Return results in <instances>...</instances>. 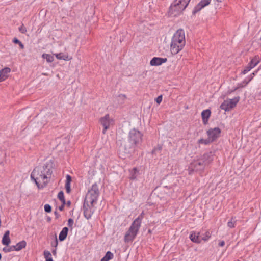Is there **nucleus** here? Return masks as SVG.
<instances>
[{
	"mask_svg": "<svg viewBox=\"0 0 261 261\" xmlns=\"http://www.w3.org/2000/svg\"><path fill=\"white\" fill-rule=\"evenodd\" d=\"M260 61V59L259 56H255L253 57L251 61L248 63L247 66L245 67L244 70L242 71L241 73L245 74L248 73L252 68L255 67Z\"/></svg>",
	"mask_w": 261,
	"mask_h": 261,
	"instance_id": "obj_9",
	"label": "nucleus"
},
{
	"mask_svg": "<svg viewBox=\"0 0 261 261\" xmlns=\"http://www.w3.org/2000/svg\"><path fill=\"white\" fill-rule=\"evenodd\" d=\"M205 166L210 164L213 160V156L211 153H204L200 158Z\"/></svg>",
	"mask_w": 261,
	"mask_h": 261,
	"instance_id": "obj_16",
	"label": "nucleus"
},
{
	"mask_svg": "<svg viewBox=\"0 0 261 261\" xmlns=\"http://www.w3.org/2000/svg\"><path fill=\"white\" fill-rule=\"evenodd\" d=\"M144 213L142 212L137 218H136L134 221H136L139 219V221H140V226H141L142 221L143 218Z\"/></svg>",
	"mask_w": 261,
	"mask_h": 261,
	"instance_id": "obj_36",
	"label": "nucleus"
},
{
	"mask_svg": "<svg viewBox=\"0 0 261 261\" xmlns=\"http://www.w3.org/2000/svg\"><path fill=\"white\" fill-rule=\"evenodd\" d=\"M190 0H174L170 6L168 14L171 16H178L186 8Z\"/></svg>",
	"mask_w": 261,
	"mask_h": 261,
	"instance_id": "obj_4",
	"label": "nucleus"
},
{
	"mask_svg": "<svg viewBox=\"0 0 261 261\" xmlns=\"http://www.w3.org/2000/svg\"><path fill=\"white\" fill-rule=\"evenodd\" d=\"M113 257V254L110 251H108L100 261H109L110 259H112Z\"/></svg>",
	"mask_w": 261,
	"mask_h": 261,
	"instance_id": "obj_25",
	"label": "nucleus"
},
{
	"mask_svg": "<svg viewBox=\"0 0 261 261\" xmlns=\"http://www.w3.org/2000/svg\"><path fill=\"white\" fill-rule=\"evenodd\" d=\"M68 231V228L66 227L62 229L59 236V239L60 241H63L66 238Z\"/></svg>",
	"mask_w": 261,
	"mask_h": 261,
	"instance_id": "obj_21",
	"label": "nucleus"
},
{
	"mask_svg": "<svg viewBox=\"0 0 261 261\" xmlns=\"http://www.w3.org/2000/svg\"><path fill=\"white\" fill-rule=\"evenodd\" d=\"M200 234H201L200 232H196L195 231H192L191 232L189 238L192 242L195 243H200L201 239Z\"/></svg>",
	"mask_w": 261,
	"mask_h": 261,
	"instance_id": "obj_15",
	"label": "nucleus"
},
{
	"mask_svg": "<svg viewBox=\"0 0 261 261\" xmlns=\"http://www.w3.org/2000/svg\"><path fill=\"white\" fill-rule=\"evenodd\" d=\"M129 172V178L132 180L135 179L139 175V171L136 168H134Z\"/></svg>",
	"mask_w": 261,
	"mask_h": 261,
	"instance_id": "obj_24",
	"label": "nucleus"
},
{
	"mask_svg": "<svg viewBox=\"0 0 261 261\" xmlns=\"http://www.w3.org/2000/svg\"><path fill=\"white\" fill-rule=\"evenodd\" d=\"M27 243L24 240L21 241L18 243L16 245H13V248L15 251H20L22 249L26 247Z\"/></svg>",
	"mask_w": 261,
	"mask_h": 261,
	"instance_id": "obj_20",
	"label": "nucleus"
},
{
	"mask_svg": "<svg viewBox=\"0 0 261 261\" xmlns=\"http://www.w3.org/2000/svg\"><path fill=\"white\" fill-rule=\"evenodd\" d=\"M142 137L143 134L141 132L135 128L131 129L128 134L127 141H122L119 147L120 152L124 154L121 155L124 156L133 152L141 145Z\"/></svg>",
	"mask_w": 261,
	"mask_h": 261,
	"instance_id": "obj_2",
	"label": "nucleus"
},
{
	"mask_svg": "<svg viewBox=\"0 0 261 261\" xmlns=\"http://www.w3.org/2000/svg\"><path fill=\"white\" fill-rule=\"evenodd\" d=\"M54 56H56L57 59L59 60H63L65 61H69L72 58L68 56L67 54H64L62 53H60L59 54H54Z\"/></svg>",
	"mask_w": 261,
	"mask_h": 261,
	"instance_id": "obj_19",
	"label": "nucleus"
},
{
	"mask_svg": "<svg viewBox=\"0 0 261 261\" xmlns=\"http://www.w3.org/2000/svg\"><path fill=\"white\" fill-rule=\"evenodd\" d=\"M10 231L9 230H7L5 231V234L3 237H9Z\"/></svg>",
	"mask_w": 261,
	"mask_h": 261,
	"instance_id": "obj_43",
	"label": "nucleus"
},
{
	"mask_svg": "<svg viewBox=\"0 0 261 261\" xmlns=\"http://www.w3.org/2000/svg\"><path fill=\"white\" fill-rule=\"evenodd\" d=\"M10 242L9 237H3L2 243L3 245L8 246L10 243Z\"/></svg>",
	"mask_w": 261,
	"mask_h": 261,
	"instance_id": "obj_29",
	"label": "nucleus"
},
{
	"mask_svg": "<svg viewBox=\"0 0 261 261\" xmlns=\"http://www.w3.org/2000/svg\"><path fill=\"white\" fill-rule=\"evenodd\" d=\"M44 256L45 259H48V258H50L51 257V255L50 252L47 250H45L44 251Z\"/></svg>",
	"mask_w": 261,
	"mask_h": 261,
	"instance_id": "obj_34",
	"label": "nucleus"
},
{
	"mask_svg": "<svg viewBox=\"0 0 261 261\" xmlns=\"http://www.w3.org/2000/svg\"><path fill=\"white\" fill-rule=\"evenodd\" d=\"M260 67H258V68L254 71L253 72H252L251 74H250L249 76H248V78H249V81H251L253 77L256 75L258 71L260 70Z\"/></svg>",
	"mask_w": 261,
	"mask_h": 261,
	"instance_id": "obj_30",
	"label": "nucleus"
},
{
	"mask_svg": "<svg viewBox=\"0 0 261 261\" xmlns=\"http://www.w3.org/2000/svg\"><path fill=\"white\" fill-rule=\"evenodd\" d=\"M214 1L215 2H217L218 3H221L223 1V0H214Z\"/></svg>",
	"mask_w": 261,
	"mask_h": 261,
	"instance_id": "obj_47",
	"label": "nucleus"
},
{
	"mask_svg": "<svg viewBox=\"0 0 261 261\" xmlns=\"http://www.w3.org/2000/svg\"><path fill=\"white\" fill-rule=\"evenodd\" d=\"M18 45H19L20 47L21 48V49H23L24 46V45L21 42H20V43H19L18 44Z\"/></svg>",
	"mask_w": 261,
	"mask_h": 261,
	"instance_id": "obj_45",
	"label": "nucleus"
},
{
	"mask_svg": "<svg viewBox=\"0 0 261 261\" xmlns=\"http://www.w3.org/2000/svg\"><path fill=\"white\" fill-rule=\"evenodd\" d=\"M8 67L4 68L0 70V82L5 81L8 77V74L10 72Z\"/></svg>",
	"mask_w": 261,
	"mask_h": 261,
	"instance_id": "obj_17",
	"label": "nucleus"
},
{
	"mask_svg": "<svg viewBox=\"0 0 261 261\" xmlns=\"http://www.w3.org/2000/svg\"><path fill=\"white\" fill-rule=\"evenodd\" d=\"M221 129L219 127L211 128L207 131L208 139L212 142L220 136Z\"/></svg>",
	"mask_w": 261,
	"mask_h": 261,
	"instance_id": "obj_11",
	"label": "nucleus"
},
{
	"mask_svg": "<svg viewBox=\"0 0 261 261\" xmlns=\"http://www.w3.org/2000/svg\"><path fill=\"white\" fill-rule=\"evenodd\" d=\"M239 101V97H237L232 99L225 100L220 106V108L225 111H229L236 107Z\"/></svg>",
	"mask_w": 261,
	"mask_h": 261,
	"instance_id": "obj_7",
	"label": "nucleus"
},
{
	"mask_svg": "<svg viewBox=\"0 0 261 261\" xmlns=\"http://www.w3.org/2000/svg\"><path fill=\"white\" fill-rule=\"evenodd\" d=\"M251 81H249V78H248V76L244 79V81H243L240 83H239L238 84L239 88H243L245 87Z\"/></svg>",
	"mask_w": 261,
	"mask_h": 261,
	"instance_id": "obj_27",
	"label": "nucleus"
},
{
	"mask_svg": "<svg viewBox=\"0 0 261 261\" xmlns=\"http://www.w3.org/2000/svg\"><path fill=\"white\" fill-rule=\"evenodd\" d=\"M91 205L88 206L87 205V203L84 202V206H83V210H84V216L87 219H89L91 218L93 212L92 211V207Z\"/></svg>",
	"mask_w": 261,
	"mask_h": 261,
	"instance_id": "obj_13",
	"label": "nucleus"
},
{
	"mask_svg": "<svg viewBox=\"0 0 261 261\" xmlns=\"http://www.w3.org/2000/svg\"><path fill=\"white\" fill-rule=\"evenodd\" d=\"M54 214H55V216H56V218H59V216H60V215L59 214V213H58L57 211H55V212H54Z\"/></svg>",
	"mask_w": 261,
	"mask_h": 261,
	"instance_id": "obj_46",
	"label": "nucleus"
},
{
	"mask_svg": "<svg viewBox=\"0 0 261 261\" xmlns=\"http://www.w3.org/2000/svg\"><path fill=\"white\" fill-rule=\"evenodd\" d=\"M58 198L60 200L62 203H63V204H65V199L64 198V193L63 191H60L58 194Z\"/></svg>",
	"mask_w": 261,
	"mask_h": 261,
	"instance_id": "obj_28",
	"label": "nucleus"
},
{
	"mask_svg": "<svg viewBox=\"0 0 261 261\" xmlns=\"http://www.w3.org/2000/svg\"><path fill=\"white\" fill-rule=\"evenodd\" d=\"M52 173L53 164L51 162H47L43 165L34 168L30 177L39 189H43L50 181Z\"/></svg>",
	"mask_w": 261,
	"mask_h": 261,
	"instance_id": "obj_1",
	"label": "nucleus"
},
{
	"mask_svg": "<svg viewBox=\"0 0 261 261\" xmlns=\"http://www.w3.org/2000/svg\"><path fill=\"white\" fill-rule=\"evenodd\" d=\"M19 30L23 34L25 33L27 31L26 28L23 24L19 28Z\"/></svg>",
	"mask_w": 261,
	"mask_h": 261,
	"instance_id": "obj_37",
	"label": "nucleus"
},
{
	"mask_svg": "<svg viewBox=\"0 0 261 261\" xmlns=\"http://www.w3.org/2000/svg\"><path fill=\"white\" fill-rule=\"evenodd\" d=\"M200 232L201 234H200V236L201 241L203 240L204 241H206L211 237V233L209 231L206 230L204 233H203L201 231Z\"/></svg>",
	"mask_w": 261,
	"mask_h": 261,
	"instance_id": "obj_23",
	"label": "nucleus"
},
{
	"mask_svg": "<svg viewBox=\"0 0 261 261\" xmlns=\"http://www.w3.org/2000/svg\"><path fill=\"white\" fill-rule=\"evenodd\" d=\"M167 61V58H163L159 57H154L153 58L150 62V64L151 66H159L162 64L166 62Z\"/></svg>",
	"mask_w": 261,
	"mask_h": 261,
	"instance_id": "obj_14",
	"label": "nucleus"
},
{
	"mask_svg": "<svg viewBox=\"0 0 261 261\" xmlns=\"http://www.w3.org/2000/svg\"><path fill=\"white\" fill-rule=\"evenodd\" d=\"M139 219L134 221L130 225L128 231L126 232L124 241L125 243L132 242L138 233L139 230L141 227Z\"/></svg>",
	"mask_w": 261,
	"mask_h": 261,
	"instance_id": "obj_6",
	"label": "nucleus"
},
{
	"mask_svg": "<svg viewBox=\"0 0 261 261\" xmlns=\"http://www.w3.org/2000/svg\"><path fill=\"white\" fill-rule=\"evenodd\" d=\"M119 96V97L122 96V97H125V96L124 95H123V94L120 95Z\"/></svg>",
	"mask_w": 261,
	"mask_h": 261,
	"instance_id": "obj_51",
	"label": "nucleus"
},
{
	"mask_svg": "<svg viewBox=\"0 0 261 261\" xmlns=\"http://www.w3.org/2000/svg\"><path fill=\"white\" fill-rule=\"evenodd\" d=\"M65 204H63V203H62V204L59 207V210L61 211H63Z\"/></svg>",
	"mask_w": 261,
	"mask_h": 261,
	"instance_id": "obj_44",
	"label": "nucleus"
},
{
	"mask_svg": "<svg viewBox=\"0 0 261 261\" xmlns=\"http://www.w3.org/2000/svg\"><path fill=\"white\" fill-rule=\"evenodd\" d=\"M46 261H53L52 257L46 259Z\"/></svg>",
	"mask_w": 261,
	"mask_h": 261,
	"instance_id": "obj_48",
	"label": "nucleus"
},
{
	"mask_svg": "<svg viewBox=\"0 0 261 261\" xmlns=\"http://www.w3.org/2000/svg\"><path fill=\"white\" fill-rule=\"evenodd\" d=\"M70 203H71V202H70V201H68L67 202V204H68V206H69V205H70Z\"/></svg>",
	"mask_w": 261,
	"mask_h": 261,
	"instance_id": "obj_49",
	"label": "nucleus"
},
{
	"mask_svg": "<svg viewBox=\"0 0 261 261\" xmlns=\"http://www.w3.org/2000/svg\"><path fill=\"white\" fill-rule=\"evenodd\" d=\"M162 101V95L159 96L156 99L155 101L158 104H160Z\"/></svg>",
	"mask_w": 261,
	"mask_h": 261,
	"instance_id": "obj_39",
	"label": "nucleus"
},
{
	"mask_svg": "<svg viewBox=\"0 0 261 261\" xmlns=\"http://www.w3.org/2000/svg\"><path fill=\"white\" fill-rule=\"evenodd\" d=\"M42 57L43 59H45L48 63H51L54 60V57L49 54H43Z\"/></svg>",
	"mask_w": 261,
	"mask_h": 261,
	"instance_id": "obj_26",
	"label": "nucleus"
},
{
	"mask_svg": "<svg viewBox=\"0 0 261 261\" xmlns=\"http://www.w3.org/2000/svg\"><path fill=\"white\" fill-rule=\"evenodd\" d=\"M44 211L47 213H49L51 211V207L48 204H46L44 205Z\"/></svg>",
	"mask_w": 261,
	"mask_h": 261,
	"instance_id": "obj_35",
	"label": "nucleus"
},
{
	"mask_svg": "<svg viewBox=\"0 0 261 261\" xmlns=\"http://www.w3.org/2000/svg\"><path fill=\"white\" fill-rule=\"evenodd\" d=\"M99 123L103 127L102 133L105 134L107 130L114 124V120L110 118L109 114H106L100 118Z\"/></svg>",
	"mask_w": 261,
	"mask_h": 261,
	"instance_id": "obj_8",
	"label": "nucleus"
},
{
	"mask_svg": "<svg viewBox=\"0 0 261 261\" xmlns=\"http://www.w3.org/2000/svg\"><path fill=\"white\" fill-rule=\"evenodd\" d=\"M186 44L184 30L180 29L174 34L170 44V51L173 55H176L181 50Z\"/></svg>",
	"mask_w": 261,
	"mask_h": 261,
	"instance_id": "obj_3",
	"label": "nucleus"
},
{
	"mask_svg": "<svg viewBox=\"0 0 261 261\" xmlns=\"http://www.w3.org/2000/svg\"><path fill=\"white\" fill-rule=\"evenodd\" d=\"M99 194L98 185L96 183L93 184L88 190L85 199V202L87 203L88 206L89 203L91 206H93L94 204L97 202Z\"/></svg>",
	"mask_w": 261,
	"mask_h": 261,
	"instance_id": "obj_5",
	"label": "nucleus"
},
{
	"mask_svg": "<svg viewBox=\"0 0 261 261\" xmlns=\"http://www.w3.org/2000/svg\"><path fill=\"white\" fill-rule=\"evenodd\" d=\"M211 0H201L194 8L193 13L195 14L210 4Z\"/></svg>",
	"mask_w": 261,
	"mask_h": 261,
	"instance_id": "obj_12",
	"label": "nucleus"
},
{
	"mask_svg": "<svg viewBox=\"0 0 261 261\" xmlns=\"http://www.w3.org/2000/svg\"><path fill=\"white\" fill-rule=\"evenodd\" d=\"M13 246H11L9 247H4L3 248V251H4L6 253H8V252H11L12 251H15L14 248H13Z\"/></svg>",
	"mask_w": 261,
	"mask_h": 261,
	"instance_id": "obj_33",
	"label": "nucleus"
},
{
	"mask_svg": "<svg viewBox=\"0 0 261 261\" xmlns=\"http://www.w3.org/2000/svg\"><path fill=\"white\" fill-rule=\"evenodd\" d=\"M13 42L14 43L18 44L19 43H20L21 41L19 40H18L17 38H14L13 40Z\"/></svg>",
	"mask_w": 261,
	"mask_h": 261,
	"instance_id": "obj_41",
	"label": "nucleus"
},
{
	"mask_svg": "<svg viewBox=\"0 0 261 261\" xmlns=\"http://www.w3.org/2000/svg\"><path fill=\"white\" fill-rule=\"evenodd\" d=\"M74 224V221L72 219L70 218L68 220V225L69 227L72 228Z\"/></svg>",
	"mask_w": 261,
	"mask_h": 261,
	"instance_id": "obj_38",
	"label": "nucleus"
},
{
	"mask_svg": "<svg viewBox=\"0 0 261 261\" xmlns=\"http://www.w3.org/2000/svg\"><path fill=\"white\" fill-rule=\"evenodd\" d=\"M71 181V177L69 175H67L66 176V183H65V189L67 193H70L71 191L70 189V183Z\"/></svg>",
	"mask_w": 261,
	"mask_h": 261,
	"instance_id": "obj_22",
	"label": "nucleus"
},
{
	"mask_svg": "<svg viewBox=\"0 0 261 261\" xmlns=\"http://www.w3.org/2000/svg\"><path fill=\"white\" fill-rule=\"evenodd\" d=\"M58 240L56 238L55 240L51 243V245L52 246H54L56 247L58 245Z\"/></svg>",
	"mask_w": 261,
	"mask_h": 261,
	"instance_id": "obj_40",
	"label": "nucleus"
},
{
	"mask_svg": "<svg viewBox=\"0 0 261 261\" xmlns=\"http://www.w3.org/2000/svg\"><path fill=\"white\" fill-rule=\"evenodd\" d=\"M53 253L54 254H55L56 253V250H53Z\"/></svg>",
	"mask_w": 261,
	"mask_h": 261,
	"instance_id": "obj_50",
	"label": "nucleus"
},
{
	"mask_svg": "<svg viewBox=\"0 0 261 261\" xmlns=\"http://www.w3.org/2000/svg\"><path fill=\"white\" fill-rule=\"evenodd\" d=\"M205 166L202 160L199 159L192 162L190 164L189 169H191L193 171H202Z\"/></svg>",
	"mask_w": 261,
	"mask_h": 261,
	"instance_id": "obj_10",
	"label": "nucleus"
},
{
	"mask_svg": "<svg viewBox=\"0 0 261 261\" xmlns=\"http://www.w3.org/2000/svg\"><path fill=\"white\" fill-rule=\"evenodd\" d=\"M1 258H2V255H1V254L0 253V260L1 259Z\"/></svg>",
	"mask_w": 261,
	"mask_h": 261,
	"instance_id": "obj_52",
	"label": "nucleus"
},
{
	"mask_svg": "<svg viewBox=\"0 0 261 261\" xmlns=\"http://www.w3.org/2000/svg\"><path fill=\"white\" fill-rule=\"evenodd\" d=\"M211 141V140H210L209 139H200L199 140H198V143L199 144H208Z\"/></svg>",
	"mask_w": 261,
	"mask_h": 261,
	"instance_id": "obj_31",
	"label": "nucleus"
},
{
	"mask_svg": "<svg viewBox=\"0 0 261 261\" xmlns=\"http://www.w3.org/2000/svg\"><path fill=\"white\" fill-rule=\"evenodd\" d=\"M211 111L208 109L203 110L201 113L203 123L206 125L211 115Z\"/></svg>",
	"mask_w": 261,
	"mask_h": 261,
	"instance_id": "obj_18",
	"label": "nucleus"
},
{
	"mask_svg": "<svg viewBox=\"0 0 261 261\" xmlns=\"http://www.w3.org/2000/svg\"><path fill=\"white\" fill-rule=\"evenodd\" d=\"M225 241L223 240H222L219 243V246L220 247H223L225 245Z\"/></svg>",
	"mask_w": 261,
	"mask_h": 261,
	"instance_id": "obj_42",
	"label": "nucleus"
},
{
	"mask_svg": "<svg viewBox=\"0 0 261 261\" xmlns=\"http://www.w3.org/2000/svg\"><path fill=\"white\" fill-rule=\"evenodd\" d=\"M236 225V221L233 220V219L232 218L230 221H228L227 223V226L229 228H233Z\"/></svg>",
	"mask_w": 261,
	"mask_h": 261,
	"instance_id": "obj_32",
	"label": "nucleus"
}]
</instances>
